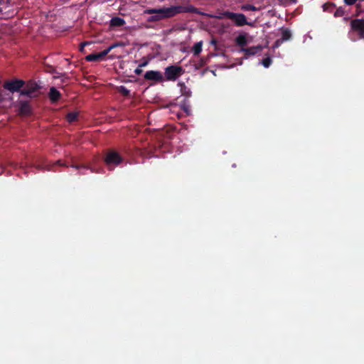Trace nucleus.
Returning <instances> with one entry per match:
<instances>
[{
    "mask_svg": "<svg viewBox=\"0 0 364 364\" xmlns=\"http://www.w3.org/2000/svg\"><path fill=\"white\" fill-rule=\"evenodd\" d=\"M272 59L270 58H266L262 60V65L264 68H269L272 64Z\"/></svg>",
    "mask_w": 364,
    "mask_h": 364,
    "instance_id": "nucleus-23",
    "label": "nucleus"
},
{
    "mask_svg": "<svg viewBox=\"0 0 364 364\" xmlns=\"http://www.w3.org/2000/svg\"><path fill=\"white\" fill-rule=\"evenodd\" d=\"M289 2H291V4H296L297 3V0H288Z\"/></svg>",
    "mask_w": 364,
    "mask_h": 364,
    "instance_id": "nucleus-31",
    "label": "nucleus"
},
{
    "mask_svg": "<svg viewBox=\"0 0 364 364\" xmlns=\"http://www.w3.org/2000/svg\"><path fill=\"white\" fill-rule=\"evenodd\" d=\"M350 28L351 30L348 32V38L353 41L358 39H364V20L353 19L350 22Z\"/></svg>",
    "mask_w": 364,
    "mask_h": 364,
    "instance_id": "nucleus-2",
    "label": "nucleus"
},
{
    "mask_svg": "<svg viewBox=\"0 0 364 364\" xmlns=\"http://www.w3.org/2000/svg\"><path fill=\"white\" fill-rule=\"evenodd\" d=\"M135 73L136 75H140L142 73V70L141 69V67H138L136 70H135Z\"/></svg>",
    "mask_w": 364,
    "mask_h": 364,
    "instance_id": "nucleus-29",
    "label": "nucleus"
},
{
    "mask_svg": "<svg viewBox=\"0 0 364 364\" xmlns=\"http://www.w3.org/2000/svg\"><path fill=\"white\" fill-rule=\"evenodd\" d=\"M125 25V21L121 17H112L110 21V26L112 28L121 27Z\"/></svg>",
    "mask_w": 364,
    "mask_h": 364,
    "instance_id": "nucleus-13",
    "label": "nucleus"
},
{
    "mask_svg": "<svg viewBox=\"0 0 364 364\" xmlns=\"http://www.w3.org/2000/svg\"><path fill=\"white\" fill-rule=\"evenodd\" d=\"M16 107L18 108V115L20 116L28 117L31 116L33 114V106L31 100H19L16 104Z\"/></svg>",
    "mask_w": 364,
    "mask_h": 364,
    "instance_id": "nucleus-5",
    "label": "nucleus"
},
{
    "mask_svg": "<svg viewBox=\"0 0 364 364\" xmlns=\"http://www.w3.org/2000/svg\"><path fill=\"white\" fill-rule=\"evenodd\" d=\"M202 50V41L197 42L195 46H193V55L198 56L200 55Z\"/></svg>",
    "mask_w": 364,
    "mask_h": 364,
    "instance_id": "nucleus-17",
    "label": "nucleus"
},
{
    "mask_svg": "<svg viewBox=\"0 0 364 364\" xmlns=\"http://www.w3.org/2000/svg\"><path fill=\"white\" fill-rule=\"evenodd\" d=\"M336 9V4L332 2H327L323 4V11L328 13H333Z\"/></svg>",
    "mask_w": 364,
    "mask_h": 364,
    "instance_id": "nucleus-15",
    "label": "nucleus"
},
{
    "mask_svg": "<svg viewBox=\"0 0 364 364\" xmlns=\"http://www.w3.org/2000/svg\"><path fill=\"white\" fill-rule=\"evenodd\" d=\"M104 161L108 168L112 170L114 167L121 164L122 157L116 151H109L104 159Z\"/></svg>",
    "mask_w": 364,
    "mask_h": 364,
    "instance_id": "nucleus-4",
    "label": "nucleus"
},
{
    "mask_svg": "<svg viewBox=\"0 0 364 364\" xmlns=\"http://www.w3.org/2000/svg\"><path fill=\"white\" fill-rule=\"evenodd\" d=\"M215 41L214 40H213L212 44H215Z\"/></svg>",
    "mask_w": 364,
    "mask_h": 364,
    "instance_id": "nucleus-32",
    "label": "nucleus"
},
{
    "mask_svg": "<svg viewBox=\"0 0 364 364\" xmlns=\"http://www.w3.org/2000/svg\"><path fill=\"white\" fill-rule=\"evenodd\" d=\"M90 44H91V42H90V41H84V42H82L81 43V45H80V48H79L80 51L82 53L83 50H84V47H85L87 46H89Z\"/></svg>",
    "mask_w": 364,
    "mask_h": 364,
    "instance_id": "nucleus-25",
    "label": "nucleus"
},
{
    "mask_svg": "<svg viewBox=\"0 0 364 364\" xmlns=\"http://www.w3.org/2000/svg\"><path fill=\"white\" fill-rule=\"evenodd\" d=\"M343 15H344V10L343 8H341V7H339L337 9L336 8V9L334 11V16L336 18L343 16Z\"/></svg>",
    "mask_w": 364,
    "mask_h": 364,
    "instance_id": "nucleus-20",
    "label": "nucleus"
},
{
    "mask_svg": "<svg viewBox=\"0 0 364 364\" xmlns=\"http://www.w3.org/2000/svg\"><path fill=\"white\" fill-rule=\"evenodd\" d=\"M184 13L201 14L200 10L192 5H176L171 7H162L159 9H148L144 10V14H149L146 21L156 22L168 18H173L176 14Z\"/></svg>",
    "mask_w": 364,
    "mask_h": 364,
    "instance_id": "nucleus-1",
    "label": "nucleus"
},
{
    "mask_svg": "<svg viewBox=\"0 0 364 364\" xmlns=\"http://www.w3.org/2000/svg\"><path fill=\"white\" fill-rule=\"evenodd\" d=\"M282 38L281 40L284 41H287L291 39L292 37V34H291V32L288 28H282Z\"/></svg>",
    "mask_w": 364,
    "mask_h": 364,
    "instance_id": "nucleus-14",
    "label": "nucleus"
},
{
    "mask_svg": "<svg viewBox=\"0 0 364 364\" xmlns=\"http://www.w3.org/2000/svg\"><path fill=\"white\" fill-rule=\"evenodd\" d=\"M184 73V70L181 66H167L165 70V77L166 80L176 81Z\"/></svg>",
    "mask_w": 364,
    "mask_h": 364,
    "instance_id": "nucleus-6",
    "label": "nucleus"
},
{
    "mask_svg": "<svg viewBox=\"0 0 364 364\" xmlns=\"http://www.w3.org/2000/svg\"><path fill=\"white\" fill-rule=\"evenodd\" d=\"M262 46H256L247 48H242V51L244 52V55H245V56H252L255 55L256 53L262 51Z\"/></svg>",
    "mask_w": 364,
    "mask_h": 364,
    "instance_id": "nucleus-12",
    "label": "nucleus"
},
{
    "mask_svg": "<svg viewBox=\"0 0 364 364\" xmlns=\"http://www.w3.org/2000/svg\"><path fill=\"white\" fill-rule=\"evenodd\" d=\"M182 109H183V112H186L187 115L190 114V109H189V106L188 105H182Z\"/></svg>",
    "mask_w": 364,
    "mask_h": 364,
    "instance_id": "nucleus-26",
    "label": "nucleus"
},
{
    "mask_svg": "<svg viewBox=\"0 0 364 364\" xmlns=\"http://www.w3.org/2000/svg\"><path fill=\"white\" fill-rule=\"evenodd\" d=\"M149 63V61L148 60H145L144 62L141 63L140 65H139V67H146V65Z\"/></svg>",
    "mask_w": 364,
    "mask_h": 364,
    "instance_id": "nucleus-30",
    "label": "nucleus"
},
{
    "mask_svg": "<svg viewBox=\"0 0 364 364\" xmlns=\"http://www.w3.org/2000/svg\"><path fill=\"white\" fill-rule=\"evenodd\" d=\"M235 41H237V45L241 47L245 46L247 44L246 36L243 35H240Z\"/></svg>",
    "mask_w": 364,
    "mask_h": 364,
    "instance_id": "nucleus-18",
    "label": "nucleus"
},
{
    "mask_svg": "<svg viewBox=\"0 0 364 364\" xmlns=\"http://www.w3.org/2000/svg\"><path fill=\"white\" fill-rule=\"evenodd\" d=\"M357 0H344V2L347 5H353L356 3Z\"/></svg>",
    "mask_w": 364,
    "mask_h": 364,
    "instance_id": "nucleus-28",
    "label": "nucleus"
},
{
    "mask_svg": "<svg viewBox=\"0 0 364 364\" xmlns=\"http://www.w3.org/2000/svg\"><path fill=\"white\" fill-rule=\"evenodd\" d=\"M226 18L234 21L235 25L241 27L244 25H252L247 21L246 16L243 14H235L233 12L227 11L225 14Z\"/></svg>",
    "mask_w": 364,
    "mask_h": 364,
    "instance_id": "nucleus-8",
    "label": "nucleus"
},
{
    "mask_svg": "<svg viewBox=\"0 0 364 364\" xmlns=\"http://www.w3.org/2000/svg\"><path fill=\"white\" fill-rule=\"evenodd\" d=\"M40 89V85L35 81L28 80L26 82V85L23 87L20 96H26L30 99L37 98L39 96Z\"/></svg>",
    "mask_w": 364,
    "mask_h": 364,
    "instance_id": "nucleus-3",
    "label": "nucleus"
},
{
    "mask_svg": "<svg viewBox=\"0 0 364 364\" xmlns=\"http://www.w3.org/2000/svg\"><path fill=\"white\" fill-rule=\"evenodd\" d=\"M119 92H120L121 95L125 97H128L130 95V91L124 86H120L119 87Z\"/></svg>",
    "mask_w": 364,
    "mask_h": 364,
    "instance_id": "nucleus-21",
    "label": "nucleus"
},
{
    "mask_svg": "<svg viewBox=\"0 0 364 364\" xmlns=\"http://www.w3.org/2000/svg\"><path fill=\"white\" fill-rule=\"evenodd\" d=\"M285 41L281 40L280 38H279L278 40H277L274 43V44H273L272 46V48L273 49H276V48H278L281 46V45L284 43Z\"/></svg>",
    "mask_w": 364,
    "mask_h": 364,
    "instance_id": "nucleus-24",
    "label": "nucleus"
},
{
    "mask_svg": "<svg viewBox=\"0 0 364 364\" xmlns=\"http://www.w3.org/2000/svg\"><path fill=\"white\" fill-rule=\"evenodd\" d=\"M242 10L243 11H257V8L250 4H246L242 6Z\"/></svg>",
    "mask_w": 364,
    "mask_h": 364,
    "instance_id": "nucleus-19",
    "label": "nucleus"
},
{
    "mask_svg": "<svg viewBox=\"0 0 364 364\" xmlns=\"http://www.w3.org/2000/svg\"><path fill=\"white\" fill-rule=\"evenodd\" d=\"M107 54L108 53L104 50L102 52L92 53L90 55H86L85 60L87 62L99 61L107 56Z\"/></svg>",
    "mask_w": 364,
    "mask_h": 364,
    "instance_id": "nucleus-11",
    "label": "nucleus"
},
{
    "mask_svg": "<svg viewBox=\"0 0 364 364\" xmlns=\"http://www.w3.org/2000/svg\"><path fill=\"white\" fill-rule=\"evenodd\" d=\"M66 120L70 123H74L78 119V113L75 112H70L66 115Z\"/></svg>",
    "mask_w": 364,
    "mask_h": 364,
    "instance_id": "nucleus-16",
    "label": "nucleus"
},
{
    "mask_svg": "<svg viewBox=\"0 0 364 364\" xmlns=\"http://www.w3.org/2000/svg\"><path fill=\"white\" fill-rule=\"evenodd\" d=\"M24 85V80L14 79L6 81L4 85H3V87H4L7 91H9L11 92L14 93L15 92H18L20 94L22 91V88L23 87Z\"/></svg>",
    "mask_w": 364,
    "mask_h": 364,
    "instance_id": "nucleus-7",
    "label": "nucleus"
},
{
    "mask_svg": "<svg viewBox=\"0 0 364 364\" xmlns=\"http://www.w3.org/2000/svg\"><path fill=\"white\" fill-rule=\"evenodd\" d=\"M48 97L52 103H56L61 99V93L55 87H50Z\"/></svg>",
    "mask_w": 364,
    "mask_h": 364,
    "instance_id": "nucleus-10",
    "label": "nucleus"
},
{
    "mask_svg": "<svg viewBox=\"0 0 364 364\" xmlns=\"http://www.w3.org/2000/svg\"><path fill=\"white\" fill-rule=\"evenodd\" d=\"M144 78L146 80H152L154 82H161L164 80L162 73L158 70H149L145 73Z\"/></svg>",
    "mask_w": 364,
    "mask_h": 364,
    "instance_id": "nucleus-9",
    "label": "nucleus"
},
{
    "mask_svg": "<svg viewBox=\"0 0 364 364\" xmlns=\"http://www.w3.org/2000/svg\"><path fill=\"white\" fill-rule=\"evenodd\" d=\"M71 167H73V168H74L75 169H80L81 168H88L86 166H84V165L79 166V165H77V164H73V165H71Z\"/></svg>",
    "mask_w": 364,
    "mask_h": 364,
    "instance_id": "nucleus-27",
    "label": "nucleus"
},
{
    "mask_svg": "<svg viewBox=\"0 0 364 364\" xmlns=\"http://www.w3.org/2000/svg\"><path fill=\"white\" fill-rule=\"evenodd\" d=\"M124 46V43H113L112 45H111L109 47H108L107 49H105V51H107L108 53L109 52H111V50H112L114 48H117V47H119V46Z\"/></svg>",
    "mask_w": 364,
    "mask_h": 364,
    "instance_id": "nucleus-22",
    "label": "nucleus"
}]
</instances>
